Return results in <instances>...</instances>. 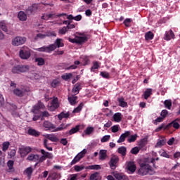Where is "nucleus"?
Listing matches in <instances>:
<instances>
[{"label": "nucleus", "instance_id": "1", "mask_svg": "<svg viewBox=\"0 0 180 180\" xmlns=\"http://www.w3.org/2000/svg\"><path fill=\"white\" fill-rule=\"evenodd\" d=\"M39 152L41 153V154H42V156L40 157V155H39L38 154L34 155L33 153H30L27 156V160L28 161H33L34 162H44V161H46L47 158H53V153L46 152L44 149H41Z\"/></svg>", "mask_w": 180, "mask_h": 180}, {"label": "nucleus", "instance_id": "2", "mask_svg": "<svg viewBox=\"0 0 180 180\" xmlns=\"http://www.w3.org/2000/svg\"><path fill=\"white\" fill-rule=\"evenodd\" d=\"M150 164V163L148 160L140 163V168L138 170V174L142 175V176H144V175H154V174H155V171Z\"/></svg>", "mask_w": 180, "mask_h": 180}, {"label": "nucleus", "instance_id": "3", "mask_svg": "<svg viewBox=\"0 0 180 180\" xmlns=\"http://www.w3.org/2000/svg\"><path fill=\"white\" fill-rule=\"evenodd\" d=\"M43 127L46 130H51V131H61V130L67 129L68 127V124L65 125L64 124H61L58 127L56 128V126H54L51 122L45 121L43 124Z\"/></svg>", "mask_w": 180, "mask_h": 180}, {"label": "nucleus", "instance_id": "4", "mask_svg": "<svg viewBox=\"0 0 180 180\" xmlns=\"http://www.w3.org/2000/svg\"><path fill=\"white\" fill-rule=\"evenodd\" d=\"M29 70V65H18L13 68V74H20L22 72H27Z\"/></svg>", "mask_w": 180, "mask_h": 180}, {"label": "nucleus", "instance_id": "5", "mask_svg": "<svg viewBox=\"0 0 180 180\" xmlns=\"http://www.w3.org/2000/svg\"><path fill=\"white\" fill-rule=\"evenodd\" d=\"M29 89L25 86L16 88L13 90V94L15 95V96H18L19 98H22L26 95V92H29Z\"/></svg>", "mask_w": 180, "mask_h": 180}, {"label": "nucleus", "instance_id": "6", "mask_svg": "<svg viewBox=\"0 0 180 180\" xmlns=\"http://www.w3.org/2000/svg\"><path fill=\"white\" fill-rule=\"evenodd\" d=\"M36 51H39L40 53H51L56 50V45L50 44L49 46H44L41 48H37L35 49Z\"/></svg>", "mask_w": 180, "mask_h": 180}, {"label": "nucleus", "instance_id": "7", "mask_svg": "<svg viewBox=\"0 0 180 180\" xmlns=\"http://www.w3.org/2000/svg\"><path fill=\"white\" fill-rule=\"evenodd\" d=\"M119 164V157L117 155H112L108 162L110 168L112 170L117 168V165Z\"/></svg>", "mask_w": 180, "mask_h": 180}, {"label": "nucleus", "instance_id": "8", "mask_svg": "<svg viewBox=\"0 0 180 180\" xmlns=\"http://www.w3.org/2000/svg\"><path fill=\"white\" fill-rule=\"evenodd\" d=\"M19 56L22 60H28V58H30V49L28 48H23L21 49L19 52Z\"/></svg>", "mask_w": 180, "mask_h": 180}, {"label": "nucleus", "instance_id": "9", "mask_svg": "<svg viewBox=\"0 0 180 180\" xmlns=\"http://www.w3.org/2000/svg\"><path fill=\"white\" fill-rule=\"evenodd\" d=\"M85 154H86V149L82 150L75 157V158L72 160L70 163L71 165H74L76 162H79V161H81L82 158H84L85 157Z\"/></svg>", "mask_w": 180, "mask_h": 180}, {"label": "nucleus", "instance_id": "10", "mask_svg": "<svg viewBox=\"0 0 180 180\" xmlns=\"http://www.w3.org/2000/svg\"><path fill=\"white\" fill-rule=\"evenodd\" d=\"M26 43V37H16L12 40L13 46H22Z\"/></svg>", "mask_w": 180, "mask_h": 180}, {"label": "nucleus", "instance_id": "11", "mask_svg": "<svg viewBox=\"0 0 180 180\" xmlns=\"http://www.w3.org/2000/svg\"><path fill=\"white\" fill-rule=\"evenodd\" d=\"M19 153L21 157L25 158L29 153H32V148L30 146H22L19 148Z\"/></svg>", "mask_w": 180, "mask_h": 180}, {"label": "nucleus", "instance_id": "12", "mask_svg": "<svg viewBox=\"0 0 180 180\" xmlns=\"http://www.w3.org/2000/svg\"><path fill=\"white\" fill-rule=\"evenodd\" d=\"M39 9V4H34L32 6H29L26 10L27 15H32L34 13Z\"/></svg>", "mask_w": 180, "mask_h": 180}, {"label": "nucleus", "instance_id": "13", "mask_svg": "<svg viewBox=\"0 0 180 180\" xmlns=\"http://www.w3.org/2000/svg\"><path fill=\"white\" fill-rule=\"evenodd\" d=\"M164 39L167 41L172 40V39H175V34H174V31H172V30H170L169 31L166 32Z\"/></svg>", "mask_w": 180, "mask_h": 180}, {"label": "nucleus", "instance_id": "14", "mask_svg": "<svg viewBox=\"0 0 180 180\" xmlns=\"http://www.w3.org/2000/svg\"><path fill=\"white\" fill-rule=\"evenodd\" d=\"M127 169L128 171H130L131 174H134L136 169V164L133 162H129L127 165Z\"/></svg>", "mask_w": 180, "mask_h": 180}, {"label": "nucleus", "instance_id": "15", "mask_svg": "<svg viewBox=\"0 0 180 180\" xmlns=\"http://www.w3.org/2000/svg\"><path fill=\"white\" fill-rule=\"evenodd\" d=\"M129 136H130V131H125V133L122 134L119 139L117 140V143H123L126 139H127V137H129Z\"/></svg>", "mask_w": 180, "mask_h": 180}, {"label": "nucleus", "instance_id": "16", "mask_svg": "<svg viewBox=\"0 0 180 180\" xmlns=\"http://www.w3.org/2000/svg\"><path fill=\"white\" fill-rule=\"evenodd\" d=\"M27 134H29V136H33L34 137H39V136H40V132L39 131H36L34 129L30 128L27 130Z\"/></svg>", "mask_w": 180, "mask_h": 180}, {"label": "nucleus", "instance_id": "17", "mask_svg": "<svg viewBox=\"0 0 180 180\" xmlns=\"http://www.w3.org/2000/svg\"><path fill=\"white\" fill-rule=\"evenodd\" d=\"M113 176L117 180H129V177H127V176L120 173H114Z\"/></svg>", "mask_w": 180, "mask_h": 180}, {"label": "nucleus", "instance_id": "18", "mask_svg": "<svg viewBox=\"0 0 180 180\" xmlns=\"http://www.w3.org/2000/svg\"><path fill=\"white\" fill-rule=\"evenodd\" d=\"M45 137L53 143H57L59 141L58 138L54 134H46Z\"/></svg>", "mask_w": 180, "mask_h": 180}, {"label": "nucleus", "instance_id": "19", "mask_svg": "<svg viewBox=\"0 0 180 180\" xmlns=\"http://www.w3.org/2000/svg\"><path fill=\"white\" fill-rule=\"evenodd\" d=\"M45 106L41 101H38L37 105L33 107V112L36 113V110H40V109H44Z\"/></svg>", "mask_w": 180, "mask_h": 180}, {"label": "nucleus", "instance_id": "20", "mask_svg": "<svg viewBox=\"0 0 180 180\" xmlns=\"http://www.w3.org/2000/svg\"><path fill=\"white\" fill-rule=\"evenodd\" d=\"M55 46L56 49H60V47H64V42H63V39L58 38L54 44H52Z\"/></svg>", "mask_w": 180, "mask_h": 180}, {"label": "nucleus", "instance_id": "21", "mask_svg": "<svg viewBox=\"0 0 180 180\" xmlns=\"http://www.w3.org/2000/svg\"><path fill=\"white\" fill-rule=\"evenodd\" d=\"M107 153L108 150H101L99 152V160L101 161L106 160V157H108Z\"/></svg>", "mask_w": 180, "mask_h": 180}, {"label": "nucleus", "instance_id": "22", "mask_svg": "<svg viewBox=\"0 0 180 180\" xmlns=\"http://www.w3.org/2000/svg\"><path fill=\"white\" fill-rule=\"evenodd\" d=\"M117 152L119 154H121L122 157H126L127 148L125 146H120L118 148Z\"/></svg>", "mask_w": 180, "mask_h": 180}, {"label": "nucleus", "instance_id": "23", "mask_svg": "<svg viewBox=\"0 0 180 180\" xmlns=\"http://www.w3.org/2000/svg\"><path fill=\"white\" fill-rule=\"evenodd\" d=\"M18 16L19 20H21L22 22H25L27 19V15L23 11H20L18 13Z\"/></svg>", "mask_w": 180, "mask_h": 180}, {"label": "nucleus", "instance_id": "24", "mask_svg": "<svg viewBox=\"0 0 180 180\" xmlns=\"http://www.w3.org/2000/svg\"><path fill=\"white\" fill-rule=\"evenodd\" d=\"M150 95H153V89H146L143 93L144 99H148Z\"/></svg>", "mask_w": 180, "mask_h": 180}, {"label": "nucleus", "instance_id": "25", "mask_svg": "<svg viewBox=\"0 0 180 180\" xmlns=\"http://www.w3.org/2000/svg\"><path fill=\"white\" fill-rule=\"evenodd\" d=\"M88 37H77V44H82V43L86 42Z\"/></svg>", "mask_w": 180, "mask_h": 180}, {"label": "nucleus", "instance_id": "26", "mask_svg": "<svg viewBox=\"0 0 180 180\" xmlns=\"http://www.w3.org/2000/svg\"><path fill=\"white\" fill-rule=\"evenodd\" d=\"M70 105H77V100L78 99L77 96H71L68 98Z\"/></svg>", "mask_w": 180, "mask_h": 180}, {"label": "nucleus", "instance_id": "27", "mask_svg": "<svg viewBox=\"0 0 180 180\" xmlns=\"http://www.w3.org/2000/svg\"><path fill=\"white\" fill-rule=\"evenodd\" d=\"M70 117V112H62L58 115L59 120H63V119H68Z\"/></svg>", "mask_w": 180, "mask_h": 180}, {"label": "nucleus", "instance_id": "28", "mask_svg": "<svg viewBox=\"0 0 180 180\" xmlns=\"http://www.w3.org/2000/svg\"><path fill=\"white\" fill-rule=\"evenodd\" d=\"M117 101L119 102V105L121 107V108H127V102L124 101V98L123 97H121V98H117Z\"/></svg>", "mask_w": 180, "mask_h": 180}, {"label": "nucleus", "instance_id": "29", "mask_svg": "<svg viewBox=\"0 0 180 180\" xmlns=\"http://www.w3.org/2000/svg\"><path fill=\"white\" fill-rule=\"evenodd\" d=\"M79 125H77L75 127L72 128L68 132L69 136H72V134L78 133V131H79Z\"/></svg>", "mask_w": 180, "mask_h": 180}, {"label": "nucleus", "instance_id": "30", "mask_svg": "<svg viewBox=\"0 0 180 180\" xmlns=\"http://www.w3.org/2000/svg\"><path fill=\"white\" fill-rule=\"evenodd\" d=\"M113 119L115 122H117V123L122 122V114L120 112L115 113L113 115Z\"/></svg>", "mask_w": 180, "mask_h": 180}, {"label": "nucleus", "instance_id": "31", "mask_svg": "<svg viewBox=\"0 0 180 180\" xmlns=\"http://www.w3.org/2000/svg\"><path fill=\"white\" fill-rule=\"evenodd\" d=\"M15 162L13 160H8L7 162V167H8V172H13L15 169H13V165Z\"/></svg>", "mask_w": 180, "mask_h": 180}, {"label": "nucleus", "instance_id": "32", "mask_svg": "<svg viewBox=\"0 0 180 180\" xmlns=\"http://www.w3.org/2000/svg\"><path fill=\"white\" fill-rule=\"evenodd\" d=\"M79 91H81V83H77L72 89V92L74 94H79Z\"/></svg>", "mask_w": 180, "mask_h": 180}, {"label": "nucleus", "instance_id": "33", "mask_svg": "<svg viewBox=\"0 0 180 180\" xmlns=\"http://www.w3.org/2000/svg\"><path fill=\"white\" fill-rule=\"evenodd\" d=\"M160 160V158H150L148 159V161L150 163L153 164V168H155V169H158V166H157L155 165V161H158Z\"/></svg>", "mask_w": 180, "mask_h": 180}, {"label": "nucleus", "instance_id": "34", "mask_svg": "<svg viewBox=\"0 0 180 180\" xmlns=\"http://www.w3.org/2000/svg\"><path fill=\"white\" fill-rule=\"evenodd\" d=\"M146 40H153L154 39V33L151 31H148L145 34Z\"/></svg>", "mask_w": 180, "mask_h": 180}, {"label": "nucleus", "instance_id": "35", "mask_svg": "<svg viewBox=\"0 0 180 180\" xmlns=\"http://www.w3.org/2000/svg\"><path fill=\"white\" fill-rule=\"evenodd\" d=\"M100 67L99 62L94 61L93 66L91 68V72H95V70H98Z\"/></svg>", "mask_w": 180, "mask_h": 180}, {"label": "nucleus", "instance_id": "36", "mask_svg": "<svg viewBox=\"0 0 180 180\" xmlns=\"http://www.w3.org/2000/svg\"><path fill=\"white\" fill-rule=\"evenodd\" d=\"M165 108L171 110V108L172 107V101L171 100H165L164 101Z\"/></svg>", "mask_w": 180, "mask_h": 180}, {"label": "nucleus", "instance_id": "37", "mask_svg": "<svg viewBox=\"0 0 180 180\" xmlns=\"http://www.w3.org/2000/svg\"><path fill=\"white\" fill-rule=\"evenodd\" d=\"M137 137H139L137 134L129 136L127 139L128 143H134L137 140Z\"/></svg>", "mask_w": 180, "mask_h": 180}, {"label": "nucleus", "instance_id": "38", "mask_svg": "<svg viewBox=\"0 0 180 180\" xmlns=\"http://www.w3.org/2000/svg\"><path fill=\"white\" fill-rule=\"evenodd\" d=\"M61 78L64 79V81H68V79L72 78V73H65L61 76Z\"/></svg>", "mask_w": 180, "mask_h": 180}, {"label": "nucleus", "instance_id": "39", "mask_svg": "<svg viewBox=\"0 0 180 180\" xmlns=\"http://www.w3.org/2000/svg\"><path fill=\"white\" fill-rule=\"evenodd\" d=\"M166 143H167L166 139H159L155 145V147L156 148L162 147V146H165Z\"/></svg>", "mask_w": 180, "mask_h": 180}, {"label": "nucleus", "instance_id": "40", "mask_svg": "<svg viewBox=\"0 0 180 180\" xmlns=\"http://www.w3.org/2000/svg\"><path fill=\"white\" fill-rule=\"evenodd\" d=\"M84 108V103H81L77 108H75L73 110V113H79L82 108Z\"/></svg>", "mask_w": 180, "mask_h": 180}, {"label": "nucleus", "instance_id": "41", "mask_svg": "<svg viewBox=\"0 0 180 180\" xmlns=\"http://www.w3.org/2000/svg\"><path fill=\"white\" fill-rule=\"evenodd\" d=\"M44 147H45V148L49 151H53V147L49 146V139L44 140Z\"/></svg>", "mask_w": 180, "mask_h": 180}, {"label": "nucleus", "instance_id": "42", "mask_svg": "<svg viewBox=\"0 0 180 180\" xmlns=\"http://www.w3.org/2000/svg\"><path fill=\"white\" fill-rule=\"evenodd\" d=\"M35 62L38 63V65H40V66L44 65V64L46 63V61L44 60V58H37L35 59Z\"/></svg>", "mask_w": 180, "mask_h": 180}, {"label": "nucleus", "instance_id": "43", "mask_svg": "<svg viewBox=\"0 0 180 180\" xmlns=\"http://www.w3.org/2000/svg\"><path fill=\"white\" fill-rule=\"evenodd\" d=\"M45 37H46V34L39 33L34 37V41H37V40L39 39H45Z\"/></svg>", "mask_w": 180, "mask_h": 180}, {"label": "nucleus", "instance_id": "44", "mask_svg": "<svg viewBox=\"0 0 180 180\" xmlns=\"http://www.w3.org/2000/svg\"><path fill=\"white\" fill-rule=\"evenodd\" d=\"M86 169H101V165H90L86 167Z\"/></svg>", "mask_w": 180, "mask_h": 180}, {"label": "nucleus", "instance_id": "45", "mask_svg": "<svg viewBox=\"0 0 180 180\" xmlns=\"http://www.w3.org/2000/svg\"><path fill=\"white\" fill-rule=\"evenodd\" d=\"M100 75H101V77L105 79H110V75L108 72H101Z\"/></svg>", "mask_w": 180, "mask_h": 180}, {"label": "nucleus", "instance_id": "46", "mask_svg": "<svg viewBox=\"0 0 180 180\" xmlns=\"http://www.w3.org/2000/svg\"><path fill=\"white\" fill-rule=\"evenodd\" d=\"M74 169L76 172H80V171H82L83 169H85V166L84 165H75L74 167Z\"/></svg>", "mask_w": 180, "mask_h": 180}, {"label": "nucleus", "instance_id": "47", "mask_svg": "<svg viewBox=\"0 0 180 180\" xmlns=\"http://www.w3.org/2000/svg\"><path fill=\"white\" fill-rule=\"evenodd\" d=\"M0 27L4 32H8V27H6V24L5 23V22H0Z\"/></svg>", "mask_w": 180, "mask_h": 180}, {"label": "nucleus", "instance_id": "48", "mask_svg": "<svg viewBox=\"0 0 180 180\" xmlns=\"http://www.w3.org/2000/svg\"><path fill=\"white\" fill-rule=\"evenodd\" d=\"M25 174H27V176H32V174H33V168L31 167H27L25 171Z\"/></svg>", "mask_w": 180, "mask_h": 180}, {"label": "nucleus", "instance_id": "49", "mask_svg": "<svg viewBox=\"0 0 180 180\" xmlns=\"http://www.w3.org/2000/svg\"><path fill=\"white\" fill-rule=\"evenodd\" d=\"M67 32H68V29L67 28V27H63L59 29L58 34H65V33H67Z\"/></svg>", "mask_w": 180, "mask_h": 180}, {"label": "nucleus", "instance_id": "50", "mask_svg": "<svg viewBox=\"0 0 180 180\" xmlns=\"http://www.w3.org/2000/svg\"><path fill=\"white\" fill-rule=\"evenodd\" d=\"M138 153H140V148L136 146L131 150V154H134V155H137Z\"/></svg>", "mask_w": 180, "mask_h": 180}, {"label": "nucleus", "instance_id": "51", "mask_svg": "<svg viewBox=\"0 0 180 180\" xmlns=\"http://www.w3.org/2000/svg\"><path fill=\"white\" fill-rule=\"evenodd\" d=\"M109 140H110V135H105L101 139V143H106Z\"/></svg>", "mask_w": 180, "mask_h": 180}, {"label": "nucleus", "instance_id": "52", "mask_svg": "<svg viewBox=\"0 0 180 180\" xmlns=\"http://www.w3.org/2000/svg\"><path fill=\"white\" fill-rule=\"evenodd\" d=\"M130 23H131V19L130 18H126L124 21V25L126 27H130Z\"/></svg>", "mask_w": 180, "mask_h": 180}, {"label": "nucleus", "instance_id": "53", "mask_svg": "<svg viewBox=\"0 0 180 180\" xmlns=\"http://www.w3.org/2000/svg\"><path fill=\"white\" fill-rule=\"evenodd\" d=\"M82 63L83 65H88V64H89V58H88V56H84Z\"/></svg>", "mask_w": 180, "mask_h": 180}, {"label": "nucleus", "instance_id": "54", "mask_svg": "<svg viewBox=\"0 0 180 180\" xmlns=\"http://www.w3.org/2000/svg\"><path fill=\"white\" fill-rule=\"evenodd\" d=\"M99 176V173L98 172H96L94 174H92L90 176V179L91 180H98V176Z\"/></svg>", "mask_w": 180, "mask_h": 180}, {"label": "nucleus", "instance_id": "55", "mask_svg": "<svg viewBox=\"0 0 180 180\" xmlns=\"http://www.w3.org/2000/svg\"><path fill=\"white\" fill-rule=\"evenodd\" d=\"M94 131V127H89L86 129L84 131L85 134H91Z\"/></svg>", "mask_w": 180, "mask_h": 180}, {"label": "nucleus", "instance_id": "56", "mask_svg": "<svg viewBox=\"0 0 180 180\" xmlns=\"http://www.w3.org/2000/svg\"><path fill=\"white\" fill-rule=\"evenodd\" d=\"M9 146H10L9 142H4L3 143V148H2L3 151H6V150L9 148Z\"/></svg>", "mask_w": 180, "mask_h": 180}, {"label": "nucleus", "instance_id": "57", "mask_svg": "<svg viewBox=\"0 0 180 180\" xmlns=\"http://www.w3.org/2000/svg\"><path fill=\"white\" fill-rule=\"evenodd\" d=\"M111 131L112 133H117L119 131V125H113L111 127Z\"/></svg>", "mask_w": 180, "mask_h": 180}, {"label": "nucleus", "instance_id": "58", "mask_svg": "<svg viewBox=\"0 0 180 180\" xmlns=\"http://www.w3.org/2000/svg\"><path fill=\"white\" fill-rule=\"evenodd\" d=\"M51 105V106H53L54 108H58V101H57V99L54 98L53 100H52Z\"/></svg>", "mask_w": 180, "mask_h": 180}, {"label": "nucleus", "instance_id": "59", "mask_svg": "<svg viewBox=\"0 0 180 180\" xmlns=\"http://www.w3.org/2000/svg\"><path fill=\"white\" fill-rule=\"evenodd\" d=\"M168 115V110H162L161 113H160V116L165 119L167 117V115Z\"/></svg>", "mask_w": 180, "mask_h": 180}, {"label": "nucleus", "instance_id": "60", "mask_svg": "<svg viewBox=\"0 0 180 180\" xmlns=\"http://www.w3.org/2000/svg\"><path fill=\"white\" fill-rule=\"evenodd\" d=\"M171 124H172L174 129H179L180 127L179 123H178L176 120L172 121Z\"/></svg>", "mask_w": 180, "mask_h": 180}, {"label": "nucleus", "instance_id": "61", "mask_svg": "<svg viewBox=\"0 0 180 180\" xmlns=\"http://www.w3.org/2000/svg\"><path fill=\"white\" fill-rule=\"evenodd\" d=\"M78 174H73L70 175V177L68 178L67 180H77L78 179Z\"/></svg>", "mask_w": 180, "mask_h": 180}, {"label": "nucleus", "instance_id": "62", "mask_svg": "<svg viewBox=\"0 0 180 180\" xmlns=\"http://www.w3.org/2000/svg\"><path fill=\"white\" fill-rule=\"evenodd\" d=\"M60 144H63V146H67V144H68V141H67V139L63 138L60 139Z\"/></svg>", "mask_w": 180, "mask_h": 180}, {"label": "nucleus", "instance_id": "63", "mask_svg": "<svg viewBox=\"0 0 180 180\" xmlns=\"http://www.w3.org/2000/svg\"><path fill=\"white\" fill-rule=\"evenodd\" d=\"M164 120V118L162 117H158L155 120L154 124H157L158 123H161V122H162Z\"/></svg>", "mask_w": 180, "mask_h": 180}, {"label": "nucleus", "instance_id": "64", "mask_svg": "<svg viewBox=\"0 0 180 180\" xmlns=\"http://www.w3.org/2000/svg\"><path fill=\"white\" fill-rule=\"evenodd\" d=\"M68 32H70V29H75V24H70L66 26Z\"/></svg>", "mask_w": 180, "mask_h": 180}]
</instances>
